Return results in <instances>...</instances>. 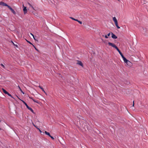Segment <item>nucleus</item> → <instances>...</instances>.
Wrapping results in <instances>:
<instances>
[{
  "label": "nucleus",
  "mask_w": 148,
  "mask_h": 148,
  "mask_svg": "<svg viewBox=\"0 0 148 148\" xmlns=\"http://www.w3.org/2000/svg\"><path fill=\"white\" fill-rule=\"evenodd\" d=\"M108 44L109 45L112 46V47H114L115 49H116V50L118 51L119 53L121 55L123 54L121 52V51H120L118 48L114 44L110 42H109L108 43Z\"/></svg>",
  "instance_id": "obj_1"
},
{
  "label": "nucleus",
  "mask_w": 148,
  "mask_h": 148,
  "mask_svg": "<svg viewBox=\"0 0 148 148\" xmlns=\"http://www.w3.org/2000/svg\"><path fill=\"white\" fill-rule=\"evenodd\" d=\"M124 62L125 63H126L127 65L128 66H131L132 65V63L129 61L128 60L126 59L124 60Z\"/></svg>",
  "instance_id": "obj_2"
},
{
  "label": "nucleus",
  "mask_w": 148,
  "mask_h": 148,
  "mask_svg": "<svg viewBox=\"0 0 148 148\" xmlns=\"http://www.w3.org/2000/svg\"><path fill=\"white\" fill-rule=\"evenodd\" d=\"M143 33L145 35L147 36H148V31L146 29H143Z\"/></svg>",
  "instance_id": "obj_3"
},
{
  "label": "nucleus",
  "mask_w": 148,
  "mask_h": 148,
  "mask_svg": "<svg viewBox=\"0 0 148 148\" xmlns=\"http://www.w3.org/2000/svg\"><path fill=\"white\" fill-rule=\"evenodd\" d=\"M0 5L3 6H7L8 7V6H9L6 3L3 2H0Z\"/></svg>",
  "instance_id": "obj_4"
},
{
  "label": "nucleus",
  "mask_w": 148,
  "mask_h": 148,
  "mask_svg": "<svg viewBox=\"0 0 148 148\" xmlns=\"http://www.w3.org/2000/svg\"><path fill=\"white\" fill-rule=\"evenodd\" d=\"M113 20L114 21L116 25H118V23L117 19L115 17H113Z\"/></svg>",
  "instance_id": "obj_5"
},
{
  "label": "nucleus",
  "mask_w": 148,
  "mask_h": 148,
  "mask_svg": "<svg viewBox=\"0 0 148 148\" xmlns=\"http://www.w3.org/2000/svg\"><path fill=\"white\" fill-rule=\"evenodd\" d=\"M11 11L14 14H16V12L10 6H9L8 7Z\"/></svg>",
  "instance_id": "obj_6"
},
{
  "label": "nucleus",
  "mask_w": 148,
  "mask_h": 148,
  "mask_svg": "<svg viewBox=\"0 0 148 148\" xmlns=\"http://www.w3.org/2000/svg\"><path fill=\"white\" fill-rule=\"evenodd\" d=\"M23 7L24 8L23 9V10L24 12V14H25L27 12V10L26 7H25L23 5Z\"/></svg>",
  "instance_id": "obj_7"
},
{
  "label": "nucleus",
  "mask_w": 148,
  "mask_h": 148,
  "mask_svg": "<svg viewBox=\"0 0 148 148\" xmlns=\"http://www.w3.org/2000/svg\"><path fill=\"white\" fill-rule=\"evenodd\" d=\"M111 34L112 35V37L113 38L116 39L117 38V37L112 33H111Z\"/></svg>",
  "instance_id": "obj_8"
},
{
  "label": "nucleus",
  "mask_w": 148,
  "mask_h": 148,
  "mask_svg": "<svg viewBox=\"0 0 148 148\" xmlns=\"http://www.w3.org/2000/svg\"><path fill=\"white\" fill-rule=\"evenodd\" d=\"M77 64H79V65H80L81 66H82V67L83 66V64L82 63V62L81 61H78Z\"/></svg>",
  "instance_id": "obj_9"
},
{
  "label": "nucleus",
  "mask_w": 148,
  "mask_h": 148,
  "mask_svg": "<svg viewBox=\"0 0 148 148\" xmlns=\"http://www.w3.org/2000/svg\"><path fill=\"white\" fill-rule=\"evenodd\" d=\"M45 134H46V135H47L48 136H49V137L51 135L50 134V133L48 132H47L46 131H45Z\"/></svg>",
  "instance_id": "obj_10"
},
{
  "label": "nucleus",
  "mask_w": 148,
  "mask_h": 148,
  "mask_svg": "<svg viewBox=\"0 0 148 148\" xmlns=\"http://www.w3.org/2000/svg\"><path fill=\"white\" fill-rule=\"evenodd\" d=\"M18 88L19 89V90L22 92L23 94H24V92L22 90V89H21V88L19 86H18Z\"/></svg>",
  "instance_id": "obj_11"
},
{
  "label": "nucleus",
  "mask_w": 148,
  "mask_h": 148,
  "mask_svg": "<svg viewBox=\"0 0 148 148\" xmlns=\"http://www.w3.org/2000/svg\"><path fill=\"white\" fill-rule=\"evenodd\" d=\"M2 90H3V92L5 94H6L7 93H8V92H7L3 88H2Z\"/></svg>",
  "instance_id": "obj_12"
},
{
  "label": "nucleus",
  "mask_w": 148,
  "mask_h": 148,
  "mask_svg": "<svg viewBox=\"0 0 148 148\" xmlns=\"http://www.w3.org/2000/svg\"><path fill=\"white\" fill-rule=\"evenodd\" d=\"M110 33H108V34L107 35H105V38H108V36H110Z\"/></svg>",
  "instance_id": "obj_13"
},
{
  "label": "nucleus",
  "mask_w": 148,
  "mask_h": 148,
  "mask_svg": "<svg viewBox=\"0 0 148 148\" xmlns=\"http://www.w3.org/2000/svg\"><path fill=\"white\" fill-rule=\"evenodd\" d=\"M121 57H122V58H123V60H125V59H126L124 56L123 55V54H122V55H121Z\"/></svg>",
  "instance_id": "obj_14"
},
{
  "label": "nucleus",
  "mask_w": 148,
  "mask_h": 148,
  "mask_svg": "<svg viewBox=\"0 0 148 148\" xmlns=\"http://www.w3.org/2000/svg\"><path fill=\"white\" fill-rule=\"evenodd\" d=\"M6 94H7L11 98H14L8 92V93H7Z\"/></svg>",
  "instance_id": "obj_15"
},
{
  "label": "nucleus",
  "mask_w": 148,
  "mask_h": 148,
  "mask_svg": "<svg viewBox=\"0 0 148 148\" xmlns=\"http://www.w3.org/2000/svg\"><path fill=\"white\" fill-rule=\"evenodd\" d=\"M29 110H30L32 113H34V110H32V109L31 108H30L29 109Z\"/></svg>",
  "instance_id": "obj_16"
},
{
  "label": "nucleus",
  "mask_w": 148,
  "mask_h": 148,
  "mask_svg": "<svg viewBox=\"0 0 148 148\" xmlns=\"http://www.w3.org/2000/svg\"><path fill=\"white\" fill-rule=\"evenodd\" d=\"M33 47L35 49L38 51V52H39V50L37 49L36 47H35L33 45H32Z\"/></svg>",
  "instance_id": "obj_17"
},
{
  "label": "nucleus",
  "mask_w": 148,
  "mask_h": 148,
  "mask_svg": "<svg viewBox=\"0 0 148 148\" xmlns=\"http://www.w3.org/2000/svg\"><path fill=\"white\" fill-rule=\"evenodd\" d=\"M28 5H29L30 7H31L34 10V7L32 6V5L29 3H28Z\"/></svg>",
  "instance_id": "obj_18"
},
{
  "label": "nucleus",
  "mask_w": 148,
  "mask_h": 148,
  "mask_svg": "<svg viewBox=\"0 0 148 148\" xmlns=\"http://www.w3.org/2000/svg\"><path fill=\"white\" fill-rule=\"evenodd\" d=\"M32 100L35 102H36V103H39V102L38 101H36V100H34V99H32Z\"/></svg>",
  "instance_id": "obj_19"
},
{
  "label": "nucleus",
  "mask_w": 148,
  "mask_h": 148,
  "mask_svg": "<svg viewBox=\"0 0 148 148\" xmlns=\"http://www.w3.org/2000/svg\"><path fill=\"white\" fill-rule=\"evenodd\" d=\"M21 101L23 102V103L26 106H27V104L23 100H21Z\"/></svg>",
  "instance_id": "obj_20"
},
{
  "label": "nucleus",
  "mask_w": 148,
  "mask_h": 148,
  "mask_svg": "<svg viewBox=\"0 0 148 148\" xmlns=\"http://www.w3.org/2000/svg\"><path fill=\"white\" fill-rule=\"evenodd\" d=\"M26 41H27L28 43H29V44H31V45H33V44H32V43H31V42L30 41H28V40H26Z\"/></svg>",
  "instance_id": "obj_21"
},
{
  "label": "nucleus",
  "mask_w": 148,
  "mask_h": 148,
  "mask_svg": "<svg viewBox=\"0 0 148 148\" xmlns=\"http://www.w3.org/2000/svg\"><path fill=\"white\" fill-rule=\"evenodd\" d=\"M1 66H2V67H3V68H4V69H5V66H4L3 65V64H1Z\"/></svg>",
  "instance_id": "obj_22"
},
{
  "label": "nucleus",
  "mask_w": 148,
  "mask_h": 148,
  "mask_svg": "<svg viewBox=\"0 0 148 148\" xmlns=\"http://www.w3.org/2000/svg\"><path fill=\"white\" fill-rule=\"evenodd\" d=\"M51 138L52 139V140H54V138L52 136H51V135L50 136Z\"/></svg>",
  "instance_id": "obj_23"
},
{
  "label": "nucleus",
  "mask_w": 148,
  "mask_h": 148,
  "mask_svg": "<svg viewBox=\"0 0 148 148\" xmlns=\"http://www.w3.org/2000/svg\"><path fill=\"white\" fill-rule=\"evenodd\" d=\"M42 91L46 94H47V93H46V92H45V91L43 89L42 90Z\"/></svg>",
  "instance_id": "obj_24"
},
{
  "label": "nucleus",
  "mask_w": 148,
  "mask_h": 148,
  "mask_svg": "<svg viewBox=\"0 0 148 148\" xmlns=\"http://www.w3.org/2000/svg\"><path fill=\"white\" fill-rule=\"evenodd\" d=\"M78 22L80 24H82V22L81 21H78Z\"/></svg>",
  "instance_id": "obj_25"
},
{
  "label": "nucleus",
  "mask_w": 148,
  "mask_h": 148,
  "mask_svg": "<svg viewBox=\"0 0 148 148\" xmlns=\"http://www.w3.org/2000/svg\"><path fill=\"white\" fill-rule=\"evenodd\" d=\"M70 18H71V19H72L73 20H75V19L74 18H73V17H70Z\"/></svg>",
  "instance_id": "obj_26"
},
{
  "label": "nucleus",
  "mask_w": 148,
  "mask_h": 148,
  "mask_svg": "<svg viewBox=\"0 0 148 148\" xmlns=\"http://www.w3.org/2000/svg\"><path fill=\"white\" fill-rule=\"evenodd\" d=\"M38 87H39V88H40L41 90H42V89H43V88H42V87H41L40 86H38Z\"/></svg>",
  "instance_id": "obj_27"
},
{
  "label": "nucleus",
  "mask_w": 148,
  "mask_h": 148,
  "mask_svg": "<svg viewBox=\"0 0 148 148\" xmlns=\"http://www.w3.org/2000/svg\"><path fill=\"white\" fill-rule=\"evenodd\" d=\"M26 107L27 108L29 109L30 108V107H29L28 106V105H27V106H26Z\"/></svg>",
  "instance_id": "obj_28"
},
{
  "label": "nucleus",
  "mask_w": 148,
  "mask_h": 148,
  "mask_svg": "<svg viewBox=\"0 0 148 148\" xmlns=\"http://www.w3.org/2000/svg\"><path fill=\"white\" fill-rule=\"evenodd\" d=\"M30 34H31L33 36V37H34V35L33 34H32L31 33H30Z\"/></svg>",
  "instance_id": "obj_29"
},
{
  "label": "nucleus",
  "mask_w": 148,
  "mask_h": 148,
  "mask_svg": "<svg viewBox=\"0 0 148 148\" xmlns=\"http://www.w3.org/2000/svg\"><path fill=\"white\" fill-rule=\"evenodd\" d=\"M38 130H39V131L40 133H41L42 132L41 130L39 129H38Z\"/></svg>",
  "instance_id": "obj_30"
},
{
  "label": "nucleus",
  "mask_w": 148,
  "mask_h": 148,
  "mask_svg": "<svg viewBox=\"0 0 148 148\" xmlns=\"http://www.w3.org/2000/svg\"><path fill=\"white\" fill-rule=\"evenodd\" d=\"M134 106V101H133V106Z\"/></svg>",
  "instance_id": "obj_31"
},
{
  "label": "nucleus",
  "mask_w": 148,
  "mask_h": 148,
  "mask_svg": "<svg viewBox=\"0 0 148 148\" xmlns=\"http://www.w3.org/2000/svg\"><path fill=\"white\" fill-rule=\"evenodd\" d=\"M75 21H77L78 22V21H79V20H78L76 19H75Z\"/></svg>",
  "instance_id": "obj_32"
},
{
  "label": "nucleus",
  "mask_w": 148,
  "mask_h": 148,
  "mask_svg": "<svg viewBox=\"0 0 148 148\" xmlns=\"http://www.w3.org/2000/svg\"><path fill=\"white\" fill-rule=\"evenodd\" d=\"M117 28L118 29H120V27H119V26H118L117 27Z\"/></svg>",
  "instance_id": "obj_33"
},
{
  "label": "nucleus",
  "mask_w": 148,
  "mask_h": 148,
  "mask_svg": "<svg viewBox=\"0 0 148 148\" xmlns=\"http://www.w3.org/2000/svg\"><path fill=\"white\" fill-rule=\"evenodd\" d=\"M29 98L30 99H32H32H33L32 97H29Z\"/></svg>",
  "instance_id": "obj_34"
},
{
  "label": "nucleus",
  "mask_w": 148,
  "mask_h": 148,
  "mask_svg": "<svg viewBox=\"0 0 148 148\" xmlns=\"http://www.w3.org/2000/svg\"><path fill=\"white\" fill-rule=\"evenodd\" d=\"M12 42L13 43V45H15L14 44V42L12 41Z\"/></svg>",
  "instance_id": "obj_35"
},
{
  "label": "nucleus",
  "mask_w": 148,
  "mask_h": 148,
  "mask_svg": "<svg viewBox=\"0 0 148 148\" xmlns=\"http://www.w3.org/2000/svg\"><path fill=\"white\" fill-rule=\"evenodd\" d=\"M33 38H34V40H36V39H35L34 36V37H33Z\"/></svg>",
  "instance_id": "obj_36"
},
{
  "label": "nucleus",
  "mask_w": 148,
  "mask_h": 148,
  "mask_svg": "<svg viewBox=\"0 0 148 148\" xmlns=\"http://www.w3.org/2000/svg\"><path fill=\"white\" fill-rule=\"evenodd\" d=\"M34 126L35 127H36L34 125Z\"/></svg>",
  "instance_id": "obj_37"
},
{
  "label": "nucleus",
  "mask_w": 148,
  "mask_h": 148,
  "mask_svg": "<svg viewBox=\"0 0 148 148\" xmlns=\"http://www.w3.org/2000/svg\"><path fill=\"white\" fill-rule=\"evenodd\" d=\"M34 126L35 127H36L34 125Z\"/></svg>",
  "instance_id": "obj_38"
},
{
  "label": "nucleus",
  "mask_w": 148,
  "mask_h": 148,
  "mask_svg": "<svg viewBox=\"0 0 148 148\" xmlns=\"http://www.w3.org/2000/svg\"><path fill=\"white\" fill-rule=\"evenodd\" d=\"M15 46H16V47H18V46H17V45H15Z\"/></svg>",
  "instance_id": "obj_39"
},
{
  "label": "nucleus",
  "mask_w": 148,
  "mask_h": 148,
  "mask_svg": "<svg viewBox=\"0 0 148 148\" xmlns=\"http://www.w3.org/2000/svg\"><path fill=\"white\" fill-rule=\"evenodd\" d=\"M116 27H117L118 26V25H116Z\"/></svg>",
  "instance_id": "obj_40"
},
{
  "label": "nucleus",
  "mask_w": 148,
  "mask_h": 148,
  "mask_svg": "<svg viewBox=\"0 0 148 148\" xmlns=\"http://www.w3.org/2000/svg\"><path fill=\"white\" fill-rule=\"evenodd\" d=\"M37 128V129L38 130V129H39L37 127H36Z\"/></svg>",
  "instance_id": "obj_41"
},
{
  "label": "nucleus",
  "mask_w": 148,
  "mask_h": 148,
  "mask_svg": "<svg viewBox=\"0 0 148 148\" xmlns=\"http://www.w3.org/2000/svg\"><path fill=\"white\" fill-rule=\"evenodd\" d=\"M102 36H103V37H104V35H102Z\"/></svg>",
  "instance_id": "obj_42"
},
{
  "label": "nucleus",
  "mask_w": 148,
  "mask_h": 148,
  "mask_svg": "<svg viewBox=\"0 0 148 148\" xmlns=\"http://www.w3.org/2000/svg\"><path fill=\"white\" fill-rule=\"evenodd\" d=\"M118 0V1H119V0Z\"/></svg>",
  "instance_id": "obj_43"
}]
</instances>
